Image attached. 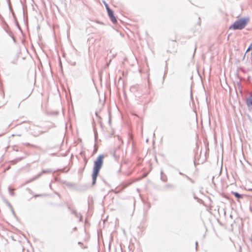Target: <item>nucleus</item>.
Listing matches in <instances>:
<instances>
[{
  "label": "nucleus",
  "instance_id": "nucleus-1",
  "mask_svg": "<svg viewBox=\"0 0 252 252\" xmlns=\"http://www.w3.org/2000/svg\"><path fill=\"white\" fill-rule=\"evenodd\" d=\"M104 156L102 154L99 155L94 161L92 177V185L94 186L96 184L97 177L99 174V171L103 165Z\"/></svg>",
  "mask_w": 252,
  "mask_h": 252
},
{
  "label": "nucleus",
  "instance_id": "nucleus-2",
  "mask_svg": "<svg viewBox=\"0 0 252 252\" xmlns=\"http://www.w3.org/2000/svg\"><path fill=\"white\" fill-rule=\"evenodd\" d=\"M250 21L248 17H244L236 20L233 24L229 27V29L234 30H241L243 29Z\"/></svg>",
  "mask_w": 252,
  "mask_h": 252
},
{
  "label": "nucleus",
  "instance_id": "nucleus-3",
  "mask_svg": "<svg viewBox=\"0 0 252 252\" xmlns=\"http://www.w3.org/2000/svg\"><path fill=\"white\" fill-rule=\"evenodd\" d=\"M52 172L51 170L49 169H46V170H42V171L38 173L36 176L32 177V178L30 179L29 181H27V183H30L31 182H32L34 180H35L36 179L40 177L42 174Z\"/></svg>",
  "mask_w": 252,
  "mask_h": 252
},
{
  "label": "nucleus",
  "instance_id": "nucleus-4",
  "mask_svg": "<svg viewBox=\"0 0 252 252\" xmlns=\"http://www.w3.org/2000/svg\"><path fill=\"white\" fill-rule=\"evenodd\" d=\"M108 15L113 24H116L117 23V17L114 15V11L111 9L107 11Z\"/></svg>",
  "mask_w": 252,
  "mask_h": 252
},
{
  "label": "nucleus",
  "instance_id": "nucleus-5",
  "mask_svg": "<svg viewBox=\"0 0 252 252\" xmlns=\"http://www.w3.org/2000/svg\"><path fill=\"white\" fill-rule=\"evenodd\" d=\"M246 103L248 108L252 109V94H250L249 97L246 99Z\"/></svg>",
  "mask_w": 252,
  "mask_h": 252
},
{
  "label": "nucleus",
  "instance_id": "nucleus-6",
  "mask_svg": "<svg viewBox=\"0 0 252 252\" xmlns=\"http://www.w3.org/2000/svg\"><path fill=\"white\" fill-rule=\"evenodd\" d=\"M8 26L7 25V24L5 23V26L3 27L4 30L6 31V32L11 37V38H12L13 39V41L14 43H16V39L15 38V37L12 35H11V32L10 31H9L6 28H8Z\"/></svg>",
  "mask_w": 252,
  "mask_h": 252
},
{
  "label": "nucleus",
  "instance_id": "nucleus-7",
  "mask_svg": "<svg viewBox=\"0 0 252 252\" xmlns=\"http://www.w3.org/2000/svg\"><path fill=\"white\" fill-rule=\"evenodd\" d=\"M160 179L164 182H166L167 181V177L164 174L162 170L160 171Z\"/></svg>",
  "mask_w": 252,
  "mask_h": 252
},
{
  "label": "nucleus",
  "instance_id": "nucleus-8",
  "mask_svg": "<svg viewBox=\"0 0 252 252\" xmlns=\"http://www.w3.org/2000/svg\"><path fill=\"white\" fill-rule=\"evenodd\" d=\"M231 193L237 199H241L243 198V195L237 192L231 191Z\"/></svg>",
  "mask_w": 252,
  "mask_h": 252
},
{
  "label": "nucleus",
  "instance_id": "nucleus-9",
  "mask_svg": "<svg viewBox=\"0 0 252 252\" xmlns=\"http://www.w3.org/2000/svg\"><path fill=\"white\" fill-rule=\"evenodd\" d=\"M72 213L77 217L79 218V221L82 220V217L80 213H78L75 210L72 211Z\"/></svg>",
  "mask_w": 252,
  "mask_h": 252
},
{
  "label": "nucleus",
  "instance_id": "nucleus-10",
  "mask_svg": "<svg viewBox=\"0 0 252 252\" xmlns=\"http://www.w3.org/2000/svg\"><path fill=\"white\" fill-rule=\"evenodd\" d=\"M250 51H252V52H251V56L252 57V43L250 44V45H249V46L247 48V49L246 50V53L245 54V56H246V54L247 53L250 52Z\"/></svg>",
  "mask_w": 252,
  "mask_h": 252
},
{
  "label": "nucleus",
  "instance_id": "nucleus-11",
  "mask_svg": "<svg viewBox=\"0 0 252 252\" xmlns=\"http://www.w3.org/2000/svg\"><path fill=\"white\" fill-rule=\"evenodd\" d=\"M164 188L165 189H174V185H173L172 184H168L166 185L165 186Z\"/></svg>",
  "mask_w": 252,
  "mask_h": 252
},
{
  "label": "nucleus",
  "instance_id": "nucleus-12",
  "mask_svg": "<svg viewBox=\"0 0 252 252\" xmlns=\"http://www.w3.org/2000/svg\"><path fill=\"white\" fill-rule=\"evenodd\" d=\"M111 155L115 159H117L119 158V157L116 155V151L111 152Z\"/></svg>",
  "mask_w": 252,
  "mask_h": 252
},
{
  "label": "nucleus",
  "instance_id": "nucleus-13",
  "mask_svg": "<svg viewBox=\"0 0 252 252\" xmlns=\"http://www.w3.org/2000/svg\"><path fill=\"white\" fill-rule=\"evenodd\" d=\"M103 3H104V4L105 5V7L106 8V9L107 11L109 10L110 9H111V8H110L108 4L107 3H106L105 1H103Z\"/></svg>",
  "mask_w": 252,
  "mask_h": 252
},
{
  "label": "nucleus",
  "instance_id": "nucleus-14",
  "mask_svg": "<svg viewBox=\"0 0 252 252\" xmlns=\"http://www.w3.org/2000/svg\"><path fill=\"white\" fill-rule=\"evenodd\" d=\"M8 191L9 192V194H10V195H11V196H14V191L10 187L8 188Z\"/></svg>",
  "mask_w": 252,
  "mask_h": 252
},
{
  "label": "nucleus",
  "instance_id": "nucleus-15",
  "mask_svg": "<svg viewBox=\"0 0 252 252\" xmlns=\"http://www.w3.org/2000/svg\"><path fill=\"white\" fill-rule=\"evenodd\" d=\"M66 186H68L69 187H73L74 185L70 183H64Z\"/></svg>",
  "mask_w": 252,
  "mask_h": 252
},
{
  "label": "nucleus",
  "instance_id": "nucleus-16",
  "mask_svg": "<svg viewBox=\"0 0 252 252\" xmlns=\"http://www.w3.org/2000/svg\"><path fill=\"white\" fill-rule=\"evenodd\" d=\"M78 245H80V246L81 247V248H83V249H86V248H87V247H84V246H83V244L82 242H78Z\"/></svg>",
  "mask_w": 252,
  "mask_h": 252
},
{
  "label": "nucleus",
  "instance_id": "nucleus-17",
  "mask_svg": "<svg viewBox=\"0 0 252 252\" xmlns=\"http://www.w3.org/2000/svg\"><path fill=\"white\" fill-rule=\"evenodd\" d=\"M5 202L6 203V204L7 205V206H8L10 209H12V207L11 205L10 204V203L8 201H7L5 200Z\"/></svg>",
  "mask_w": 252,
  "mask_h": 252
},
{
  "label": "nucleus",
  "instance_id": "nucleus-18",
  "mask_svg": "<svg viewBox=\"0 0 252 252\" xmlns=\"http://www.w3.org/2000/svg\"><path fill=\"white\" fill-rule=\"evenodd\" d=\"M97 149L96 147V144H95L94 145V150L93 153L94 154L95 153L97 152Z\"/></svg>",
  "mask_w": 252,
  "mask_h": 252
},
{
  "label": "nucleus",
  "instance_id": "nucleus-19",
  "mask_svg": "<svg viewBox=\"0 0 252 252\" xmlns=\"http://www.w3.org/2000/svg\"><path fill=\"white\" fill-rule=\"evenodd\" d=\"M16 25H17L18 28L19 29V30H20L21 31H22V29H21L20 26H19V25L18 24L17 20H16Z\"/></svg>",
  "mask_w": 252,
  "mask_h": 252
},
{
  "label": "nucleus",
  "instance_id": "nucleus-20",
  "mask_svg": "<svg viewBox=\"0 0 252 252\" xmlns=\"http://www.w3.org/2000/svg\"><path fill=\"white\" fill-rule=\"evenodd\" d=\"M43 194H35L34 195V197H39V196H43Z\"/></svg>",
  "mask_w": 252,
  "mask_h": 252
},
{
  "label": "nucleus",
  "instance_id": "nucleus-21",
  "mask_svg": "<svg viewBox=\"0 0 252 252\" xmlns=\"http://www.w3.org/2000/svg\"><path fill=\"white\" fill-rule=\"evenodd\" d=\"M237 85L238 86L239 89L242 87L241 81H239L237 83Z\"/></svg>",
  "mask_w": 252,
  "mask_h": 252
},
{
  "label": "nucleus",
  "instance_id": "nucleus-22",
  "mask_svg": "<svg viewBox=\"0 0 252 252\" xmlns=\"http://www.w3.org/2000/svg\"><path fill=\"white\" fill-rule=\"evenodd\" d=\"M185 177H186L189 181H190V180H191V178H190L187 175H186Z\"/></svg>",
  "mask_w": 252,
  "mask_h": 252
},
{
  "label": "nucleus",
  "instance_id": "nucleus-23",
  "mask_svg": "<svg viewBox=\"0 0 252 252\" xmlns=\"http://www.w3.org/2000/svg\"><path fill=\"white\" fill-rule=\"evenodd\" d=\"M185 177H186L189 181H190V180H191V178H190L187 175H186Z\"/></svg>",
  "mask_w": 252,
  "mask_h": 252
},
{
  "label": "nucleus",
  "instance_id": "nucleus-24",
  "mask_svg": "<svg viewBox=\"0 0 252 252\" xmlns=\"http://www.w3.org/2000/svg\"><path fill=\"white\" fill-rule=\"evenodd\" d=\"M185 177H186L189 181H190V180H191V178H190L187 175H186Z\"/></svg>",
  "mask_w": 252,
  "mask_h": 252
},
{
  "label": "nucleus",
  "instance_id": "nucleus-25",
  "mask_svg": "<svg viewBox=\"0 0 252 252\" xmlns=\"http://www.w3.org/2000/svg\"><path fill=\"white\" fill-rule=\"evenodd\" d=\"M179 173L180 175H183V176H185V175H186L185 174H183L181 172H179Z\"/></svg>",
  "mask_w": 252,
  "mask_h": 252
},
{
  "label": "nucleus",
  "instance_id": "nucleus-26",
  "mask_svg": "<svg viewBox=\"0 0 252 252\" xmlns=\"http://www.w3.org/2000/svg\"><path fill=\"white\" fill-rule=\"evenodd\" d=\"M94 136H95V139L96 140L97 138V132H95Z\"/></svg>",
  "mask_w": 252,
  "mask_h": 252
},
{
  "label": "nucleus",
  "instance_id": "nucleus-27",
  "mask_svg": "<svg viewBox=\"0 0 252 252\" xmlns=\"http://www.w3.org/2000/svg\"><path fill=\"white\" fill-rule=\"evenodd\" d=\"M11 211H12V214H13V215H15V212H14V210H13V208H12V209H11Z\"/></svg>",
  "mask_w": 252,
  "mask_h": 252
},
{
  "label": "nucleus",
  "instance_id": "nucleus-28",
  "mask_svg": "<svg viewBox=\"0 0 252 252\" xmlns=\"http://www.w3.org/2000/svg\"><path fill=\"white\" fill-rule=\"evenodd\" d=\"M190 182H191L192 183H194V180H192V179H191V180H190Z\"/></svg>",
  "mask_w": 252,
  "mask_h": 252
},
{
  "label": "nucleus",
  "instance_id": "nucleus-29",
  "mask_svg": "<svg viewBox=\"0 0 252 252\" xmlns=\"http://www.w3.org/2000/svg\"><path fill=\"white\" fill-rule=\"evenodd\" d=\"M46 132V131H41V132L39 133V134H42V133H44V132Z\"/></svg>",
  "mask_w": 252,
  "mask_h": 252
},
{
  "label": "nucleus",
  "instance_id": "nucleus-30",
  "mask_svg": "<svg viewBox=\"0 0 252 252\" xmlns=\"http://www.w3.org/2000/svg\"><path fill=\"white\" fill-rule=\"evenodd\" d=\"M121 167H120L119 169V170H118V173H120L121 172Z\"/></svg>",
  "mask_w": 252,
  "mask_h": 252
},
{
  "label": "nucleus",
  "instance_id": "nucleus-31",
  "mask_svg": "<svg viewBox=\"0 0 252 252\" xmlns=\"http://www.w3.org/2000/svg\"><path fill=\"white\" fill-rule=\"evenodd\" d=\"M95 115H96V116H98V113H97V112H95Z\"/></svg>",
  "mask_w": 252,
  "mask_h": 252
},
{
  "label": "nucleus",
  "instance_id": "nucleus-32",
  "mask_svg": "<svg viewBox=\"0 0 252 252\" xmlns=\"http://www.w3.org/2000/svg\"><path fill=\"white\" fill-rule=\"evenodd\" d=\"M195 245H196V248H197V242H196Z\"/></svg>",
  "mask_w": 252,
  "mask_h": 252
},
{
  "label": "nucleus",
  "instance_id": "nucleus-33",
  "mask_svg": "<svg viewBox=\"0 0 252 252\" xmlns=\"http://www.w3.org/2000/svg\"><path fill=\"white\" fill-rule=\"evenodd\" d=\"M196 48H195V49H194V53H195V51H196ZM194 55V54H193V55Z\"/></svg>",
  "mask_w": 252,
  "mask_h": 252
},
{
  "label": "nucleus",
  "instance_id": "nucleus-34",
  "mask_svg": "<svg viewBox=\"0 0 252 252\" xmlns=\"http://www.w3.org/2000/svg\"><path fill=\"white\" fill-rule=\"evenodd\" d=\"M194 199H197L198 198H197V197H196L195 196H194Z\"/></svg>",
  "mask_w": 252,
  "mask_h": 252
},
{
  "label": "nucleus",
  "instance_id": "nucleus-35",
  "mask_svg": "<svg viewBox=\"0 0 252 252\" xmlns=\"http://www.w3.org/2000/svg\"><path fill=\"white\" fill-rule=\"evenodd\" d=\"M240 92L241 94L242 93V91L241 90H240Z\"/></svg>",
  "mask_w": 252,
  "mask_h": 252
},
{
  "label": "nucleus",
  "instance_id": "nucleus-36",
  "mask_svg": "<svg viewBox=\"0 0 252 252\" xmlns=\"http://www.w3.org/2000/svg\"><path fill=\"white\" fill-rule=\"evenodd\" d=\"M26 145L29 146L30 144L29 143H27Z\"/></svg>",
  "mask_w": 252,
  "mask_h": 252
},
{
  "label": "nucleus",
  "instance_id": "nucleus-37",
  "mask_svg": "<svg viewBox=\"0 0 252 252\" xmlns=\"http://www.w3.org/2000/svg\"><path fill=\"white\" fill-rule=\"evenodd\" d=\"M76 229H77V228H76V227H74V228H73V229H74V230H76Z\"/></svg>",
  "mask_w": 252,
  "mask_h": 252
}]
</instances>
